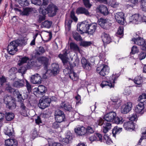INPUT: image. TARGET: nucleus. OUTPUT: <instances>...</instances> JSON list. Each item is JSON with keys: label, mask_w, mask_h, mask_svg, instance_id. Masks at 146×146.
<instances>
[{"label": "nucleus", "mask_w": 146, "mask_h": 146, "mask_svg": "<svg viewBox=\"0 0 146 146\" xmlns=\"http://www.w3.org/2000/svg\"><path fill=\"white\" fill-rule=\"evenodd\" d=\"M97 27L96 23L88 24L86 21H84L77 24V30L81 34L87 32L88 34L92 35L96 31Z\"/></svg>", "instance_id": "1"}, {"label": "nucleus", "mask_w": 146, "mask_h": 146, "mask_svg": "<svg viewBox=\"0 0 146 146\" xmlns=\"http://www.w3.org/2000/svg\"><path fill=\"white\" fill-rule=\"evenodd\" d=\"M26 44V41L23 39H18L13 41L8 45L7 51L9 54L14 55L18 51L17 48L18 46L25 45Z\"/></svg>", "instance_id": "2"}, {"label": "nucleus", "mask_w": 146, "mask_h": 146, "mask_svg": "<svg viewBox=\"0 0 146 146\" xmlns=\"http://www.w3.org/2000/svg\"><path fill=\"white\" fill-rule=\"evenodd\" d=\"M119 76V75L118 74L117 75H112L110 77L109 80L102 81L100 85L101 87L102 88L105 87L106 88H110L114 87L115 81Z\"/></svg>", "instance_id": "3"}, {"label": "nucleus", "mask_w": 146, "mask_h": 146, "mask_svg": "<svg viewBox=\"0 0 146 146\" xmlns=\"http://www.w3.org/2000/svg\"><path fill=\"white\" fill-rule=\"evenodd\" d=\"M50 100L48 98V97H43L39 101L38 106L42 109H44L50 105Z\"/></svg>", "instance_id": "4"}, {"label": "nucleus", "mask_w": 146, "mask_h": 146, "mask_svg": "<svg viewBox=\"0 0 146 146\" xmlns=\"http://www.w3.org/2000/svg\"><path fill=\"white\" fill-rule=\"evenodd\" d=\"M138 38H133L132 41L134 42V43L141 46V49L144 50H146V42L145 40L139 37V35H138Z\"/></svg>", "instance_id": "5"}, {"label": "nucleus", "mask_w": 146, "mask_h": 146, "mask_svg": "<svg viewBox=\"0 0 146 146\" xmlns=\"http://www.w3.org/2000/svg\"><path fill=\"white\" fill-rule=\"evenodd\" d=\"M110 21L107 19L101 18L98 21V24L102 28L107 29L111 25Z\"/></svg>", "instance_id": "6"}, {"label": "nucleus", "mask_w": 146, "mask_h": 146, "mask_svg": "<svg viewBox=\"0 0 146 146\" xmlns=\"http://www.w3.org/2000/svg\"><path fill=\"white\" fill-rule=\"evenodd\" d=\"M96 71L100 75L104 76L108 73L110 71V68L107 65H103L101 66L97 67Z\"/></svg>", "instance_id": "7"}, {"label": "nucleus", "mask_w": 146, "mask_h": 146, "mask_svg": "<svg viewBox=\"0 0 146 146\" xmlns=\"http://www.w3.org/2000/svg\"><path fill=\"white\" fill-rule=\"evenodd\" d=\"M38 63L39 64L40 66L41 64L44 66L45 69L47 68L48 66L50 64L49 59L48 58L44 56L38 57L37 58Z\"/></svg>", "instance_id": "8"}, {"label": "nucleus", "mask_w": 146, "mask_h": 146, "mask_svg": "<svg viewBox=\"0 0 146 146\" xmlns=\"http://www.w3.org/2000/svg\"><path fill=\"white\" fill-rule=\"evenodd\" d=\"M132 107V104L130 102L124 104L121 106V112L123 114L127 113L131 110Z\"/></svg>", "instance_id": "9"}, {"label": "nucleus", "mask_w": 146, "mask_h": 146, "mask_svg": "<svg viewBox=\"0 0 146 146\" xmlns=\"http://www.w3.org/2000/svg\"><path fill=\"white\" fill-rule=\"evenodd\" d=\"M50 16H53L56 15L58 10L57 7L53 4H50L46 9Z\"/></svg>", "instance_id": "10"}, {"label": "nucleus", "mask_w": 146, "mask_h": 146, "mask_svg": "<svg viewBox=\"0 0 146 146\" xmlns=\"http://www.w3.org/2000/svg\"><path fill=\"white\" fill-rule=\"evenodd\" d=\"M115 17L116 21L119 24L123 25L124 24V15L123 12H118L115 14Z\"/></svg>", "instance_id": "11"}, {"label": "nucleus", "mask_w": 146, "mask_h": 146, "mask_svg": "<svg viewBox=\"0 0 146 146\" xmlns=\"http://www.w3.org/2000/svg\"><path fill=\"white\" fill-rule=\"evenodd\" d=\"M116 116V113L114 112L111 111L105 115L104 119L107 121L113 122L114 118Z\"/></svg>", "instance_id": "12"}, {"label": "nucleus", "mask_w": 146, "mask_h": 146, "mask_svg": "<svg viewBox=\"0 0 146 146\" xmlns=\"http://www.w3.org/2000/svg\"><path fill=\"white\" fill-rule=\"evenodd\" d=\"M30 81L33 84H40L41 82V78L39 74H36L31 78Z\"/></svg>", "instance_id": "13"}, {"label": "nucleus", "mask_w": 146, "mask_h": 146, "mask_svg": "<svg viewBox=\"0 0 146 146\" xmlns=\"http://www.w3.org/2000/svg\"><path fill=\"white\" fill-rule=\"evenodd\" d=\"M76 13L78 14H84L88 17H91V14L89 12L88 10L84 7H80L77 9Z\"/></svg>", "instance_id": "14"}, {"label": "nucleus", "mask_w": 146, "mask_h": 146, "mask_svg": "<svg viewBox=\"0 0 146 146\" xmlns=\"http://www.w3.org/2000/svg\"><path fill=\"white\" fill-rule=\"evenodd\" d=\"M130 19L129 23L132 22L133 23L137 24L141 22V17L139 14H136L130 17Z\"/></svg>", "instance_id": "15"}, {"label": "nucleus", "mask_w": 146, "mask_h": 146, "mask_svg": "<svg viewBox=\"0 0 146 146\" xmlns=\"http://www.w3.org/2000/svg\"><path fill=\"white\" fill-rule=\"evenodd\" d=\"M144 108L145 106L144 104L141 103H139L135 108V111L137 113L142 115L145 112Z\"/></svg>", "instance_id": "16"}, {"label": "nucleus", "mask_w": 146, "mask_h": 146, "mask_svg": "<svg viewBox=\"0 0 146 146\" xmlns=\"http://www.w3.org/2000/svg\"><path fill=\"white\" fill-rule=\"evenodd\" d=\"M97 10L103 15H106L108 14V11L107 7L103 5H100L96 8Z\"/></svg>", "instance_id": "17"}, {"label": "nucleus", "mask_w": 146, "mask_h": 146, "mask_svg": "<svg viewBox=\"0 0 146 146\" xmlns=\"http://www.w3.org/2000/svg\"><path fill=\"white\" fill-rule=\"evenodd\" d=\"M21 102H20V108L21 109L22 115L26 116L27 115V112L28 109L25 105L24 103V100L22 99Z\"/></svg>", "instance_id": "18"}, {"label": "nucleus", "mask_w": 146, "mask_h": 146, "mask_svg": "<svg viewBox=\"0 0 146 146\" xmlns=\"http://www.w3.org/2000/svg\"><path fill=\"white\" fill-rule=\"evenodd\" d=\"M18 142L14 139H9L5 141V146H17Z\"/></svg>", "instance_id": "19"}, {"label": "nucleus", "mask_w": 146, "mask_h": 146, "mask_svg": "<svg viewBox=\"0 0 146 146\" xmlns=\"http://www.w3.org/2000/svg\"><path fill=\"white\" fill-rule=\"evenodd\" d=\"M27 68L30 69L36 67H38L40 66L39 64L38 63L37 59L36 60H29L28 61L27 65Z\"/></svg>", "instance_id": "20"}, {"label": "nucleus", "mask_w": 146, "mask_h": 146, "mask_svg": "<svg viewBox=\"0 0 146 146\" xmlns=\"http://www.w3.org/2000/svg\"><path fill=\"white\" fill-rule=\"evenodd\" d=\"M63 54H60L58 57L62 60L63 63H66L68 61V58L67 56V50L64 49L63 51Z\"/></svg>", "instance_id": "21"}, {"label": "nucleus", "mask_w": 146, "mask_h": 146, "mask_svg": "<svg viewBox=\"0 0 146 146\" xmlns=\"http://www.w3.org/2000/svg\"><path fill=\"white\" fill-rule=\"evenodd\" d=\"M74 131L78 135H82L86 134V128L83 126H78L75 129Z\"/></svg>", "instance_id": "22"}, {"label": "nucleus", "mask_w": 146, "mask_h": 146, "mask_svg": "<svg viewBox=\"0 0 146 146\" xmlns=\"http://www.w3.org/2000/svg\"><path fill=\"white\" fill-rule=\"evenodd\" d=\"M112 104L114 106L115 109L118 108L121 105V100L117 97H114L111 99Z\"/></svg>", "instance_id": "23"}, {"label": "nucleus", "mask_w": 146, "mask_h": 146, "mask_svg": "<svg viewBox=\"0 0 146 146\" xmlns=\"http://www.w3.org/2000/svg\"><path fill=\"white\" fill-rule=\"evenodd\" d=\"M102 39L104 43L109 44L111 42L112 39L110 35L106 33H103L102 36Z\"/></svg>", "instance_id": "24"}, {"label": "nucleus", "mask_w": 146, "mask_h": 146, "mask_svg": "<svg viewBox=\"0 0 146 146\" xmlns=\"http://www.w3.org/2000/svg\"><path fill=\"white\" fill-rule=\"evenodd\" d=\"M89 140L91 142L95 141H99L102 142V136L101 134L97 133L90 137Z\"/></svg>", "instance_id": "25"}, {"label": "nucleus", "mask_w": 146, "mask_h": 146, "mask_svg": "<svg viewBox=\"0 0 146 146\" xmlns=\"http://www.w3.org/2000/svg\"><path fill=\"white\" fill-rule=\"evenodd\" d=\"M123 127L127 130H133L135 128L134 123L132 121H127L124 123Z\"/></svg>", "instance_id": "26"}, {"label": "nucleus", "mask_w": 146, "mask_h": 146, "mask_svg": "<svg viewBox=\"0 0 146 146\" xmlns=\"http://www.w3.org/2000/svg\"><path fill=\"white\" fill-rule=\"evenodd\" d=\"M52 72L53 75L55 76L58 74L59 72V65L58 64L54 63L51 65Z\"/></svg>", "instance_id": "27"}, {"label": "nucleus", "mask_w": 146, "mask_h": 146, "mask_svg": "<svg viewBox=\"0 0 146 146\" xmlns=\"http://www.w3.org/2000/svg\"><path fill=\"white\" fill-rule=\"evenodd\" d=\"M134 82L137 84V86L141 87L143 83V79L140 76H137L134 79Z\"/></svg>", "instance_id": "28"}, {"label": "nucleus", "mask_w": 146, "mask_h": 146, "mask_svg": "<svg viewBox=\"0 0 146 146\" xmlns=\"http://www.w3.org/2000/svg\"><path fill=\"white\" fill-rule=\"evenodd\" d=\"M46 89L45 87L42 85H39L37 88H35V91L39 94H43L45 93Z\"/></svg>", "instance_id": "29"}, {"label": "nucleus", "mask_w": 146, "mask_h": 146, "mask_svg": "<svg viewBox=\"0 0 146 146\" xmlns=\"http://www.w3.org/2000/svg\"><path fill=\"white\" fill-rule=\"evenodd\" d=\"M81 62L83 67L87 70L91 69L90 64L87 62V60L84 57H82L81 60Z\"/></svg>", "instance_id": "30"}, {"label": "nucleus", "mask_w": 146, "mask_h": 146, "mask_svg": "<svg viewBox=\"0 0 146 146\" xmlns=\"http://www.w3.org/2000/svg\"><path fill=\"white\" fill-rule=\"evenodd\" d=\"M24 80H18L14 81L13 86L15 87H20L23 86L24 84Z\"/></svg>", "instance_id": "31"}, {"label": "nucleus", "mask_w": 146, "mask_h": 146, "mask_svg": "<svg viewBox=\"0 0 146 146\" xmlns=\"http://www.w3.org/2000/svg\"><path fill=\"white\" fill-rule=\"evenodd\" d=\"M70 49L74 51V52L76 53L80 52V48L76 44L73 42H71L70 44Z\"/></svg>", "instance_id": "32"}, {"label": "nucleus", "mask_w": 146, "mask_h": 146, "mask_svg": "<svg viewBox=\"0 0 146 146\" xmlns=\"http://www.w3.org/2000/svg\"><path fill=\"white\" fill-rule=\"evenodd\" d=\"M72 21L70 19H66L65 22V27L66 30L68 31L70 30L71 28V24Z\"/></svg>", "instance_id": "33"}, {"label": "nucleus", "mask_w": 146, "mask_h": 146, "mask_svg": "<svg viewBox=\"0 0 146 146\" xmlns=\"http://www.w3.org/2000/svg\"><path fill=\"white\" fill-rule=\"evenodd\" d=\"M40 12L43 15H40L39 18L38 22L39 23H40L42 21H44L45 19V16L44 15L46 13L45 9H44V10L43 9H40Z\"/></svg>", "instance_id": "34"}, {"label": "nucleus", "mask_w": 146, "mask_h": 146, "mask_svg": "<svg viewBox=\"0 0 146 146\" xmlns=\"http://www.w3.org/2000/svg\"><path fill=\"white\" fill-rule=\"evenodd\" d=\"M122 130V128L118 127L117 126L115 127L112 130L113 136L115 137V135L119 134L121 131Z\"/></svg>", "instance_id": "35"}, {"label": "nucleus", "mask_w": 146, "mask_h": 146, "mask_svg": "<svg viewBox=\"0 0 146 146\" xmlns=\"http://www.w3.org/2000/svg\"><path fill=\"white\" fill-rule=\"evenodd\" d=\"M69 76L73 81H76L78 79V77L77 74L72 70L70 72Z\"/></svg>", "instance_id": "36"}, {"label": "nucleus", "mask_w": 146, "mask_h": 146, "mask_svg": "<svg viewBox=\"0 0 146 146\" xmlns=\"http://www.w3.org/2000/svg\"><path fill=\"white\" fill-rule=\"evenodd\" d=\"M14 99L11 96L6 95L4 97V102L5 104H8Z\"/></svg>", "instance_id": "37"}, {"label": "nucleus", "mask_w": 146, "mask_h": 146, "mask_svg": "<svg viewBox=\"0 0 146 146\" xmlns=\"http://www.w3.org/2000/svg\"><path fill=\"white\" fill-rule=\"evenodd\" d=\"M6 106L9 109H13L15 108L16 103L15 102V99L13 100L8 104H6Z\"/></svg>", "instance_id": "38"}, {"label": "nucleus", "mask_w": 146, "mask_h": 146, "mask_svg": "<svg viewBox=\"0 0 146 146\" xmlns=\"http://www.w3.org/2000/svg\"><path fill=\"white\" fill-rule=\"evenodd\" d=\"M29 60L28 57L26 56L20 58L19 60L18 61V64L19 66L22 65L23 64L25 63L27 61Z\"/></svg>", "instance_id": "39"}, {"label": "nucleus", "mask_w": 146, "mask_h": 146, "mask_svg": "<svg viewBox=\"0 0 146 146\" xmlns=\"http://www.w3.org/2000/svg\"><path fill=\"white\" fill-rule=\"evenodd\" d=\"M67 103V102H62L60 104V107L65 110L68 111H70L72 110V108L71 106H70L68 107H66Z\"/></svg>", "instance_id": "40"}, {"label": "nucleus", "mask_w": 146, "mask_h": 146, "mask_svg": "<svg viewBox=\"0 0 146 146\" xmlns=\"http://www.w3.org/2000/svg\"><path fill=\"white\" fill-rule=\"evenodd\" d=\"M138 100L140 102L139 103H142L144 105L146 103V94H143L140 96Z\"/></svg>", "instance_id": "41"}, {"label": "nucleus", "mask_w": 146, "mask_h": 146, "mask_svg": "<svg viewBox=\"0 0 146 146\" xmlns=\"http://www.w3.org/2000/svg\"><path fill=\"white\" fill-rule=\"evenodd\" d=\"M31 9L29 8H26L24 9L23 11L20 12L21 15H28L31 12Z\"/></svg>", "instance_id": "42"}, {"label": "nucleus", "mask_w": 146, "mask_h": 146, "mask_svg": "<svg viewBox=\"0 0 146 146\" xmlns=\"http://www.w3.org/2000/svg\"><path fill=\"white\" fill-rule=\"evenodd\" d=\"M13 130L12 128H7L4 130V132L5 135L10 136L12 135Z\"/></svg>", "instance_id": "43"}, {"label": "nucleus", "mask_w": 146, "mask_h": 146, "mask_svg": "<svg viewBox=\"0 0 146 146\" xmlns=\"http://www.w3.org/2000/svg\"><path fill=\"white\" fill-rule=\"evenodd\" d=\"M52 24V22L51 21H45L42 23V25L43 27L47 28H49Z\"/></svg>", "instance_id": "44"}, {"label": "nucleus", "mask_w": 146, "mask_h": 146, "mask_svg": "<svg viewBox=\"0 0 146 146\" xmlns=\"http://www.w3.org/2000/svg\"><path fill=\"white\" fill-rule=\"evenodd\" d=\"M86 134H90L93 133L94 132V129L92 127L88 126L86 129Z\"/></svg>", "instance_id": "45"}, {"label": "nucleus", "mask_w": 146, "mask_h": 146, "mask_svg": "<svg viewBox=\"0 0 146 146\" xmlns=\"http://www.w3.org/2000/svg\"><path fill=\"white\" fill-rule=\"evenodd\" d=\"M65 117V116L64 114H63L60 116H59L58 117H55V118L56 121L60 123L64 121Z\"/></svg>", "instance_id": "46"}, {"label": "nucleus", "mask_w": 146, "mask_h": 146, "mask_svg": "<svg viewBox=\"0 0 146 146\" xmlns=\"http://www.w3.org/2000/svg\"><path fill=\"white\" fill-rule=\"evenodd\" d=\"M5 117L7 120L11 121L14 118V115L12 113H6Z\"/></svg>", "instance_id": "47"}, {"label": "nucleus", "mask_w": 146, "mask_h": 146, "mask_svg": "<svg viewBox=\"0 0 146 146\" xmlns=\"http://www.w3.org/2000/svg\"><path fill=\"white\" fill-rule=\"evenodd\" d=\"M73 35L74 38L77 41H80L82 39L80 35L76 32H74L73 33Z\"/></svg>", "instance_id": "48"}, {"label": "nucleus", "mask_w": 146, "mask_h": 146, "mask_svg": "<svg viewBox=\"0 0 146 146\" xmlns=\"http://www.w3.org/2000/svg\"><path fill=\"white\" fill-rule=\"evenodd\" d=\"M123 121L122 117H115L113 122H114L116 124H121L122 123Z\"/></svg>", "instance_id": "49"}, {"label": "nucleus", "mask_w": 146, "mask_h": 146, "mask_svg": "<svg viewBox=\"0 0 146 146\" xmlns=\"http://www.w3.org/2000/svg\"><path fill=\"white\" fill-rule=\"evenodd\" d=\"M24 83H26V86L27 88V90L30 93L31 91L32 87L31 85L26 80H24Z\"/></svg>", "instance_id": "50"}, {"label": "nucleus", "mask_w": 146, "mask_h": 146, "mask_svg": "<svg viewBox=\"0 0 146 146\" xmlns=\"http://www.w3.org/2000/svg\"><path fill=\"white\" fill-rule=\"evenodd\" d=\"M104 141L106 142L107 144L110 145L112 143V141L108 136L105 135L104 136Z\"/></svg>", "instance_id": "51"}, {"label": "nucleus", "mask_w": 146, "mask_h": 146, "mask_svg": "<svg viewBox=\"0 0 146 146\" xmlns=\"http://www.w3.org/2000/svg\"><path fill=\"white\" fill-rule=\"evenodd\" d=\"M83 3L85 6L87 8L90 9L92 6L90 4L89 0H83Z\"/></svg>", "instance_id": "52"}, {"label": "nucleus", "mask_w": 146, "mask_h": 146, "mask_svg": "<svg viewBox=\"0 0 146 146\" xmlns=\"http://www.w3.org/2000/svg\"><path fill=\"white\" fill-rule=\"evenodd\" d=\"M109 4L110 6L113 8L117 7L119 5L117 2L113 0L110 1L109 2Z\"/></svg>", "instance_id": "53"}, {"label": "nucleus", "mask_w": 146, "mask_h": 146, "mask_svg": "<svg viewBox=\"0 0 146 146\" xmlns=\"http://www.w3.org/2000/svg\"><path fill=\"white\" fill-rule=\"evenodd\" d=\"M146 57V52H141L138 55V58L140 60L144 59Z\"/></svg>", "instance_id": "54"}, {"label": "nucleus", "mask_w": 146, "mask_h": 146, "mask_svg": "<svg viewBox=\"0 0 146 146\" xmlns=\"http://www.w3.org/2000/svg\"><path fill=\"white\" fill-rule=\"evenodd\" d=\"M92 44L91 41H83L81 43V45L83 46L87 47L90 46Z\"/></svg>", "instance_id": "55"}, {"label": "nucleus", "mask_w": 146, "mask_h": 146, "mask_svg": "<svg viewBox=\"0 0 146 146\" xmlns=\"http://www.w3.org/2000/svg\"><path fill=\"white\" fill-rule=\"evenodd\" d=\"M17 71V69L15 67H12L9 71V73L10 75H14Z\"/></svg>", "instance_id": "56"}, {"label": "nucleus", "mask_w": 146, "mask_h": 146, "mask_svg": "<svg viewBox=\"0 0 146 146\" xmlns=\"http://www.w3.org/2000/svg\"><path fill=\"white\" fill-rule=\"evenodd\" d=\"M27 69L28 68H27V66H26L21 67L19 70V72L22 74H24L26 72Z\"/></svg>", "instance_id": "57"}, {"label": "nucleus", "mask_w": 146, "mask_h": 146, "mask_svg": "<svg viewBox=\"0 0 146 146\" xmlns=\"http://www.w3.org/2000/svg\"><path fill=\"white\" fill-rule=\"evenodd\" d=\"M139 49L136 46H133L131 48V51L130 52V54H134L138 52Z\"/></svg>", "instance_id": "58"}, {"label": "nucleus", "mask_w": 146, "mask_h": 146, "mask_svg": "<svg viewBox=\"0 0 146 146\" xmlns=\"http://www.w3.org/2000/svg\"><path fill=\"white\" fill-rule=\"evenodd\" d=\"M38 135L37 131L35 129H34L31 135V137L33 139H35L36 137H37Z\"/></svg>", "instance_id": "59"}, {"label": "nucleus", "mask_w": 146, "mask_h": 146, "mask_svg": "<svg viewBox=\"0 0 146 146\" xmlns=\"http://www.w3.org/2000/svg\"><path fill=\"white\" fill-rule=\"evenodd\" d=\"M63 114H64L63 112L59 110H56L55 112V117H58L59 116H60Z\"/></svg>", "instance_id": "60"}, {"label": "nucleus", "mask_w": 146, "mask_h": 146, "mask_svg": "<svg viewBox=\"0 0 146 146\" xmlns=\"http://www.w3.org/2000/svg\"><path fill=\"white\" fill-rule=\"evenodd\" d=\"M19 1L21 6H22L23 4L25 6H26L29 4L27 0H19Z\"/></svg>", "instance_id": "61"}, {"label": "nucleus", "mask_w": 146, "mask_h": 146, "mask_svg": "<svg viewBox=\"0 0 146 146\" xmlns=\"http://www.w3.org/2000/svg\"><path fill=\"white\" fill-rule=\"evenodd\" d=\"M72 139V134L71 133H69L68 135H67L65 140H66L65 142L66 143H68L69 142V141H70Z\"/></svg>", "instance_id": "62"}, {"label": "nucleus", "mask_w": 146, "mask_h": 146, "mask_svg": "<svg viewBox=\"0 0 146 146\" xmlns=\"http://www.w3.org/2000/svg\"><path fill=\"white\" fill-rule=\"evenodd\" d=\"M45 52V50L44 48L42 46H40L39 47L38 50L37 52V54L39 55L42 54Z\"/></svg>", "instance_id": "63"}, {"label": "nucleus", "mask_w": 146, "mask_h": 146, "mask_svg": "<svg viewBox=\"0 0 146 146\" xmlns=\"http://www.w3.org/2000/svg\"><path fill=\"white\" fill-rule=\"evenodd\" d=\"M141 8L143 11H146V0H143L142 1Z\"/></svg>", "instance_id": "64"}]
</instances>
